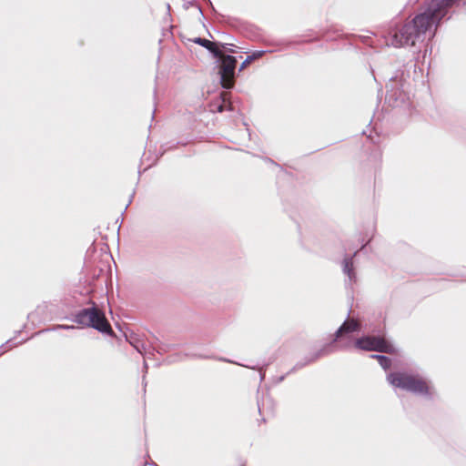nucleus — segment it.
I'll return each mask as SVG.
<instances>
[{"instance_id":"1","label":"nucleus","mask_w":466,"mask_h":466,"mask_svg":"<svg viewBox=\"0 0 466 466\" xmlns=\"http://www.w3.org/2000/svg\"><path fill=\"white\" fill-rule=\"evenodd\" d=\"M465 5V0H430L414 18L395 32L390 44L395 47L416 46L435 35L437 26L452 6Z\"/></svg>"},{"instance_id":"2","label":"nucleus","mask_w":466,"mask_h":466,"mask_svg":"<svg viewBox=\"0 0 466 466\" xmlns=\"http://www.w3.org/2000/svg\"><path fill=\"white\" fill-rule=\"evenodd\" d=\"M388 382L417 396L431 400L437 397V391L431 382L422 375L410 371H394L387 375Z\"/></svg>"},{"instance_id":"3","label":"nucleus","mask_w":466,"mask_h":466,"mask_svg":"<svg viewBox=\"0 0 466 466\" xmlns=\"http://www.w3.org/2000/svg\"><path fill=\"white\" fill-rule=\"evenodd\" d=\"M74 321L79 325L91 327L102 333L110 334L112 329L105 314L92 302L91 308L78 310L74 316Z\"/></svg>"},{"instance_id":"4","label":"nucleus","mask_w":466,"mask_h":466,"mask_svg":"<svg viewBox=\"0 0 466 466\" xmlns=\"http://www.w3.org/2000/svg\"><path fill=\"white\" fill-rule=\"evenodd\" d=\"M215 58L219 63L218 74L222 87L225 89L232 88L235 84L237 58L230 55H225L222 50L221 55Z\"/></svg>"},{"instance_id":"5","label":"nucleus","mask_w":466,"mask_h":466,"mask_svg":"<svg viewBox=\"0 0 466 466\" xmlns=\"http://www.w3.org/2000/svg\"><path fill=\"white\" fill-rule=\"evenodd\" d=\"M355 347L359 350L368 351H379L384 353H392L394 347L380 337L364 336L355 341Z\"/></svg>"},{"instance_id":"6","label":"nucleus","mask_w":466,"mask_h":466,"mask_svg":"<svg viewBox=\"0 0 466 466\" xmlns=\"http://www.w3.org/2000/svg\"><path fill=\"white\" fill-rule=\"evenodd\" d=\"M400 86L402 87L400 81L396 78H391L386 85V100L393 107L400 106L407 99V95Z\"/></svg>"},{"instance_id":"7","label":"nucleus","mask_w":466,"mask_h":466,"mask_svg":"<svg viewBox=\"0 0 466 466\" xmlns=\"http://www.w3.org/2000/svg\"><path fill=\"white\" fill-rule=\"evenodd\" d=\"M360 329V324L356 319H347L335 332L332 343L335 341H338L342 337L347 336L350 333L359 331Z\"/></svg>"},{"instance_id":"8","label":"nucleus","mask_w":466,"mask_h":466,"mask_svg":"<svg viewBox=\"0 0 466 466\" xmlns=\"http://www.w3.org/2000/svg\"><path fill=\"white\" fill-rule=\"evenodd\" d=\"M193 42L205 47L212 54L214 57H218L221 55V48H224L228 51H231V49L226 47L227 44L211 42L202 37H196L193 39Z\"/></svg>"},{"instance_id":"9","label":"nucleus","mask_w":466,"mask_h":466,"mask_svg":"<svg viewBox=\"0 0 466 466\" xmlns=\"http://www.w3.org/2000/svg\"><path fill=\"white\" fill-rule=\"evenodd\" d=\"M358 251H356L351 257H345L342 261V271L348 277V279L345 281V285L352 286L353 283L357 281V276L354 268L353 258L356 256Z\"/></svg>"},{"instance_id":"10","label":"nucleus","mask_w":466,"mask_h":466,"mask_svg":"<svg viewBox=\"0 0 466 466\" xmlns=\"http://www.w3.org/2000/svg\"><path fill=\"white\" fill-rule=\"evenodd\" d=\"M333 351V346L331 344L324 346L322 349L318 350L316 353H314L305 363H298L296 366L292 369V370H295L297 369H300L303 366H305L308 363L313 362L316 360H318L320 357L326 356Z\"/></svg>"},{"instance_id":"11","label":"nucleus","mask_w":466,"mask_h":466,"mask_svg":"<svg viewBox=\"0 0 466 466\" xmlns=\"http://www.w3.org/2000/svg\"><path fill=\"white\" fill-rule=\"evenodd\" d=\"M264 54H265L264 50H258V51H255L251 55L248 56L247 58L240 65L239 71H242L252 61L261 57Z\"/></svg>"},{"instance_id":"12","label":"nucleus","mask_w":466,"mask_h":466,"mask_svg":"<svg viewBox=\"0 0 466 466\" xmlns=\"http://www.w3.org/2000/svg\"><path fill=\"white\" fill-rule=\"evenodd\" d=\"M379 363L384 370H388L391 365V360L385 356L380 358V361Z\"/></svg>"},{"instance_id":"13","label":"nucleus","mask_w":466,"mask_h":466,"mask_svg":"<svg viewBox=\"0 0 466 466\" xmlns=\"http://www.w3.org/2000/svg\"><path fill=\"white\" fill-rule=\"evenodd\" d=\"M227 96V93H223V94H222V96H223V104H221V105H219V106H218V112H223V111L226 109V107H228V109H231V108H230V107H231L230 103H228V105H226V98H225V96Z\"/></svg>"},{"instance_id":"14","label":"nucleus","mask_w":466,"mask_h":466,"mask_svg":"<svg viewBox=\"0 0 466 466\" xmlns=\"http://www.w3.org/2000/svg\"><path fill=\"white\" fill-rule=\"evenodd\" d=\"M269 400H270L269 398L267 397V398L262 399V403H260V402L258 403V410L260 413L262 412V410L264 409L265 402L269 401Z\"/></svg>"},{"instance_id":"15","label":"nucleus","mask_w":466,"mask_h":466,"mask_svg":"<svg viewBox=\"0 0 466 466\" xmlns=\"http://www.w3.org/2000/svg\"><path fill=\"white\" fill-rule=\"evenodd\" d=\"M56 329H74V326L59 325L56 327Z\"/></svg>"},{"instance_id":"16","label":"nucleus","mask_w":466,"mask_h":466,"mask_svg":"<svg viewBox=\"0 0 466 466\" xmlns=\"http://www.w3.org/2000/svg\"><path fill=\"white\" fill-rule=\"evenodd\" d=\"M370 357L376 359L380 362V358L385 357V356L384 355H371Z\"/></svg>"},{"instance_id":"17","label":"nucleus","mask_w":466,"mask_h":466,"mask_svg":"<svg viewBox=\"0 0 466 466\" xmlns=\"http://www.w3.org/2000/svg\"><path fill=\"white\" fill-rule=\"evenodd\" d=\"M370 357L376 359L380 362V358L385 357V356L384 355H371Z\"/></svg>"},{"instance_id":"18","label":"nucleus","mask_w":466,"mask_h":466,"mask_svg":"<svg viewBox=\"0 0 466 466\" xmlns=\"http://www.w3.org/2000/svg\"><path fill=\"white\" fill-rule=\"evenodd\" d=\"M260 373V380L262 381L265 378V371L262 369H259Z\"/></svg>"},{"instance_id":"19","label":"nucleus","mask_w":466,"mask_h":466,"mask_svg":"<svg viewBox=\"0 0 466 466\" xmlns=\"http://www.w3.org/2000/svg\"><path fill=\"white\" fill-rule=\"evenodd\" d=\"M210 6H212V3L210 0H205Z\"/></svg>"},{"instance_id":"20","label":"nucleus","mask_w":466,"mask_h":466,"mask_svg":"<svg viewBox=\"0 0 466 466\" xmlns=\"http://www.w3.org/2000/svg\"><path fill=\"white\" fill-rule=\"evenodd\" d=\"M283 380H284L283 376L279 378V381H282Z\"/></svg>"},{"instance_id":"21","label":"nucleus","mask_w":466,"mask_h":466,"mask_svg":"<svg viewBox=\"0 0 466 466\" xmlns=\"http://www.w3.org/2000/svg\"><path fill=\"white\" fill-rule=\"evenodd\" d=\"M5 350H1L0 351V356L5 352Z\"/></svg>"},{"instance_id":"22","label":"nucleus","mask_w":466,"mask_h":466,"mask_svg":"<svg viewBox=\"0 0 466 466\" xmlns=\"http://www.w3.org/2000/svg\"><path fill=\"white\" fill-rule=\"evenodd\" d=\"M248 368L251 369V370H254L255 368L254 367H250V366H247Z\"/></svg>"},{"instance_id":"23","label":"nucleus","mask_w":466,"mask_h":466,"mask_svg":"<svg viewBox=\"0 0 466 466\" xmlns=\"http://www.w3.org/2000/svg\"><path fill=\"white\" fill-rule=\"evenodd\" d=\"M242 466H244V465H242Z\"/></svg>"}]
</instances>
